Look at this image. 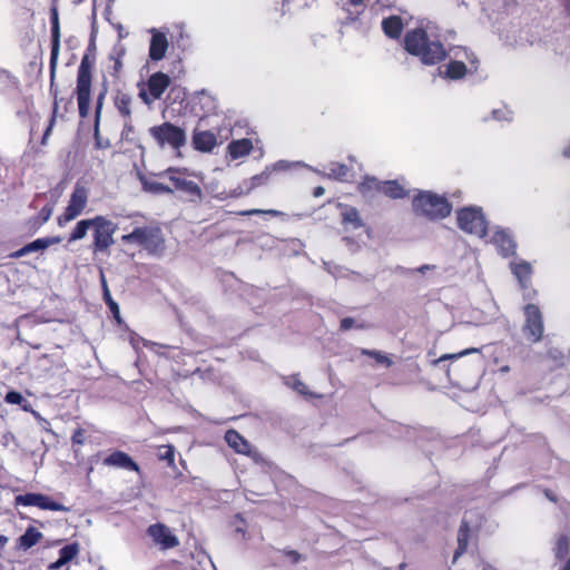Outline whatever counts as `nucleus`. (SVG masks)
I'll return each instance as SVG.
<instances>
[{
  "mask_svg": "<svg viewBox=\"0 0 570 570\" xmlns=\"http://www.w3.org/2000/svg\"><path fill=\"white\" fill-rule=\"evenodd\" d=\"M161 177L168 178L173 184V189L181 193L188 200L197 202L202 199L203 193L198 184L187 179L186 174L176 168H168L159 174Z\"/></svg>",
  "mask_w": 570,
  "mask_h": 570,
  "instance_id": "nucleus-6",
  "label": "nucleus"
},
{
  "mask_svg": "<svg viewBox=\"0 0 570 570\" xmlns=\"http://www.w3.org/2000/svg\"><path fill=\"white\" fill-rule=\"evenodd\" d=\"M475 352H479L478 348H468V350H464L458 354H446V355H443L440 361H443V360H454V358H459L461 356H464L466 354H470V353H475Z\"/></svg>",
  "mask_w": 570,
  "mask_h": 570,
  "instance_id": "nucleus-49",
  "label": "nucleus"
},
{
  "mask_svg": "<svg viewBox=\"0 0 570 570\" xmlns=\"http://www.w3.org/2000/svg\"><path fill=\"white\" fill-rule=\"evenodd\" d=\"M159 458L166 460L169 464L174 463L175 449L173 445H164L160 448Z\"/></svg>",
  "mask_w": 570,
  "mask_h": 570,
  "instance_id": "nucleus-44",
  "label": "nucleus"
},
{
  "mask_svg": "<svg viewBox=\"0 0 570 570\" xmlns=\"http://www.w3.org/2000/svg\"><path fill=\"white\" fill-rule=\"evenodd\" d=\"M364 0H348L352 6H361Z\"/></svg>",
  "mask_w": 570,
  "mask_h": 570,
  "instance_id": "nucleus-62",
  "label": "nucleus"
},
{
  "mask_svg": "<svg viewBox=\"0 0 570 570\" xmlns=\"http://www.w3.org/2000/svg\"><path fill=\"white\" fill-rule=\"evenodd\" d=\"M105 465L139 472L138 464L125 452H112L104 460Z\"/></svg>",
  "mask_w": 570,
  "mask_h": 570,
  "instance_id": "nucleus-19",
  "label": "nucleus"
},
{
  "mask_svg": "<svg viewBox=\"0 0 570 570\" xmlns=\"http://www.w3.org/2000/svg\"><path fill=\"white\" fill-rule=\"evenodd\" d=\"M94 138H95V146H96V148H98V149H107V148L110 147V140L109 139H102L100 137L99 125H97V122H95V125H94Z\"/></svg>",
  "mask_w": 570,
  "mask_h": 570,
  "instance_id": "nucleus-43",
  "label": "nucleus"
},
{
  "mask_svg": "<svg viewBox=\"0 0 570 570\" xmlns=\"http://www.w3.org/2000/svg\"><path fill=\"white\" fill-rule=\"evenodd\" d=\"M413 209L417 215L436 220L449 216L452 206L443 196L431 191H420L413 199Z\"/></svg>",
  "mask_w": 570,
  "mask_h": 570,
  "instance_id": "nucleus-3",
  "label": "nucleus"
},
{
  "mask_svg": "<svg viewBox=\"0 0 570 570\" xmlns=\"http://www.w3.org/2000/svg\"><path fill=\"white\" fill-rule=\"evenodd\" d=\"M4 400L9 404H21L24 397L19 392L10 391L7 393Z\"/></svg>",
  "mask_w": 570,
  "mask_h": 570,
  "instance_id": "nucleus-45",
  "label": "nucleus"
},
{
  "mask_svg": "<svg viewBox=\"0 0 570 570\" xmlns=\"http://www.w3.org/2000/svg\"><path fill=\"white\" fill-rule=\"evenodd\" d=\"M381 185L382 181L377 180L375 177H367L358 185V190L364 196H371L372 191L381 193Z\"/></svg>",
  "mask_w": 570,
  "mask_h": 570,
  "instance_id": "nucleus-37",
  "label": "nucleus"
},
{
  "mask_svg": "<svg viewBox=\"0 0 570 570\" xmlns=\"http://www.w3.org/2000/svg\"><path fill=\"white\" fill-rule=\"evenodd\" d=\"M150 32L153 37L149 46V58L153 61H159L166 55V51L168 49V40L165 33L156 29H151Z\"/></svg>",
  "mask_w": 570,
  "mask_h": 570,
  "instance_id": "nucleus-15",
  "label": "nucleus"
},
{
  "mask_svg": "<svg viewBox=\"0 0 570 570\" xmlns=\"http://www.w3.org/2000/svg\"><path fill=\"white\" fill-rule=\"evenodd\" d=\"M362 354L371 356V357L375 358V361L377 363L384 364L386 366H391L392 365L391 358L389 356H386L385 354H383L382 352H380V351L364 348V350H362Z\"/></svg>",
  "mask_w": 570,
  "mask_h": 570,
  "instance_id": "nucleus-41",
  "label": "nucleus"
},
{
  "mask_svg": "<svg viewBox=\"0 0 570 570\" xmlns=\"http://www.w3.org/2000/svg\"><path fill=\"white\" fill-rule=\"evenodd\" d=\"M88 200V194L85 187H81L79 185H76L69 204L66 208V212L63 215L58 217V225L63 226L68 222L75 219L78 217L82 210L85 209Z\"/></svg>",
  "mask_w": 570,
  "mask_h": 570,
  "instance_id": "nucleus-10",
  "label": "nucleus"
},
{
  "mask_svg": "<svg viewBox=\"0 0 570 570\" xmlns=\"http://www.w3.org/2000/svg\"><path fill=\"white\" fill-rule=\"evenodd\" d=\"M79 116L86 118L89 114L91 87L76 86Z\"/></svg>",
  "mask_w": 570,
  "mask_h": 570,
  "instance_id": "nucleus-27",
  "label": "nucleus"
},
{
  "mask_svg": "<svg viewBox=\"0 0 570 570\" xmlns=\"http://www.w3.org/2000/svg\"><path fill=\"white\" fill-rule=\"evenodd\" d=\"M16 505L38 507L41 510L50 511H70L69 508L53 501L50 497L42 493L19 494L14 499Z\"/></svg>",
  "mask_w": 570,
  "mask_h": 570,
  "instance_id": "nucleus-9",
  "label": "nucleus"
},
{
  "mask_svg": "<svg viewBox=\"0 0 570 570\" xmlns=\"http://www.w3.org/2000/svg\"><path fill=\"white\" fill-rule=\"evenodd\" d=\"M101 284H102V289H104V299H105L106 304L108 305V307L110 308L114 317L119 321V306L112 299L104 275H101Z\"/></svg>",
  "mask_w": 570,
  "mask_h": 570,
  "instance_id": "nucleus-38",
  "label": "nucleus"
},
{
  "mask_svg": "<svg viewBox=\"0 0 570 570\" xmlns=\"http://www.w3.org/2000/svg\"><path fill=\"white\" fill-rule=\"evenodd\" d=\"M140 181L142 184V188L145 191L151 194H171L174 189L163 183L157 180L148 179L146 177H140Z\"/></svg>",
  "mask_w": 570,
  "mask_h": 570,
  "instance_id": "nucleus-31",
  "label": "nucleus"
},
{
  "mask_svg": "<svg viewBox=\"0 0 570 570\" xmlns=\"http://www.w3.org/2000/svg\"><path fill=\"white\" fill-rule=\"evenodd\" d=\"M169 85V76L160 71L153 73L147 82L148 91L153 99H159Z\"/></svg>",
  "mask_w": 570,
  "mask_h": 570,
  "instance_id": "nucleus-17",
  "label": "nucleus"
},
{
  "mask_svg": "<svg viewBox=\"0 0 570 570\" xmlns=\"http://www.w3.org/2000/svg\"><path fill=\"white\" fill-rule=\"evenodd\" d=\"M106 95H107V87L104 86V89L98 95L97 101H96L95 122H97V125H99V122H100L101 110H102L104 100H105Z\"/></svg>",
  "mask_w": 570,
  "mask_h": 570,
  "instance_id": "nucleus-42",
  "label": "nucleus"
},
{
  "mask_svg": "<svg viewBox=\"0 0 570 570\" xmlns=\"http://www.w3.org/2000/svg\"><path fill=\"white\" fill-rule=\"evenodd\" d=\"M381 193L393 199L406 196L405 189L395 180L382 181Z\"/></svg>",
  "mask_w": 570,
  "mask_h": 570,
  "instance_id": "nucleus-32",
  "label": "nucleus"
},
{
  "mask_svg": "<svg viewBox=\"0 0 570 570\" xmlns=\"http://www.w3.org/2000/svg\"><path fill=\"white\" fill-rule=\"evenodd\" d=\"M253 144L250 139L244 138L239 140H233L228 145L229 155L233 159H238L250 153Z\"/></svg>",
  "mask_w": 570,
  "mask_h": 570,
  "instance_id": "nucleus-28",
  "label": "nucleus"
},
{
  "mask_svg": "<svg viewBox=\"0 0 570 570\" xmlns=\"http://www.w3.org/2000/svg\"><path fill=\"white\" fill-rule=\"evenodd\" d=\"M61 240L62 239L60 236L38 238V239L24 245L20 249L11 253L10 257L11 258H20L22 256L29 255L35 252L45 250L48 247H50L51 245L59 244Z\"/></svg>",
  "mask_w": 570,
  "mask_h": 570,
  "instance_id": "nucleus-13",
  "label": "nucleus"
},
{
  "mask_svg": "<svg viewBox=\"0 0 570 570\" xmlns=\"http://www.w3.org/2000/svg\"><path fill=\"white\" fill-rule=\"evenodd\" d=\"M342 212L343 224H350L353 228L357 229L363 226V220L360 216L358 210L355 207L344 206Z\"/></svg>",
  "mask_w": 570,
  "mask_h": 570,
  "instance_id": "nucleus-33",
  "label": "nucleus"
},
{
  "mask_svg": "<svg viewBox=\"0 0 570 570\" xmlns=\"http://www.w3.org/2000/svg\"><path fill=\"white\" fill-rule=\"evenodd\" d=\"M458 226L463 232L480 238L487 234V220L479 207H465L458 212Z\"/></svg>",
  "mask_w": 570,
  "mask_h": 570,
  "instance_id": "nucleus-4",
  "label": "nucleus"
},
{
  "mask_svg": "<svg viewBox=\"0 0 570 570\" xmlns=\"http://www.w3.org/2000/svg\"><path fill=\"white\" fill-rule=\"evenodd\" d=\"M295 165H301V163H295ZM294 164H291L286 160H278L272 166H268L271 168V171H277V170H287L289 169Z\"/></svg>",
  "mask_w": 570,
  "mask_h": 570,
  "instance_id": "nucleus-48",
  "label": "nucleus"
},
{
  "mask_svg": "<svg viewBox=\"0 0 570 570\" xmlns=\"http://www.w3.org/2000/svg\"><path fill=\"white\" fill-rule=\"evenodd\" d=\"M8 541H9L8 537L0 534V552L3 550V548L6 547Z\"/></svg>",
  "mask_w": 570,
  "mask_h": 570,
  "instance_id": "nucleus-59",
  "label": "nucleus"
},
{
  "mask_svg": "<svg viewBox=\"0 0 570 570\" xmlns=\"http://www.w3.org/2000/svg\"><path fill=\"white\" fill-rule=\"evenodd\" d=\"M284 554L288 557L292 563H298L301 560H303V557L301 553H298L295 550H284Z\"/></svg>",
  "mask_w": 570,
  "mask_h": 570,
  "instance_id": "nucleus-54",
  "label": "nucleus"
},
{
  "mask_svg": "<svg viewBox=\"0 0 570 570\" xmlns=\"http://www.w3.org/2000/svg\"><path fill=\"white\" fill-rule=\"evenodd\" d=\"M284 383L301 395H311L307 386L299 380L297 375L285 377Z\"/></svg>",
  "mask_w": 570,
  "mask_h": 570,
  "instance_id": "nucleus-39",
  "label": "nucleus"
},
{
  "mask_svg": "<svg viewBox=\"0 0 570 570\" xmlns=\"http://www.w3.org/2000/svg\"><path fill=\"white\" fill-rule=\"evenodd\" d=\"M131 96L126 92H118L115 97V107L117 108L119 114L124 116L126 119L131 118Z\"/></svg>",
  "mask_w": 570,
  "mask_h": 570,
  "instance_id": "nucleus-30",
  "label": "nucleus"
},
{
  "mask_svg": "<svg viewBox=\"0 0 570 570\" xmlns=\"http://www.w3.org/2000/svg\"><path fill=\"white\" fill-rule=\"evenodd\" d=\"M404 23L399 16H390L382 20V30L391 39H397L402 35Z\"/></svg>",
  "mask_w": 570,
  "mask_h": 570,
  "instance_id": "nucleus-20",
  "label": "nucleus"
},
{
  "mask_svg": "<svg viewBox=\"0 0 570 570\" xmlns=\"http://www.w3.org/2000/svg\"><path fill=\"white\" fill-rule=\"evenodd\" d=\"M404 48L424 65H436L448 56L436 33V27L432 23L407 31L404 37Z\"/></svg>",
  "mask_w": 570,
  "mask_h": 570,
  "instance_id": "nucleus-1",
  "label": "nucleus"
},
{
  "mask_svg": "<svg viewBox=\"0 0 570 570\" xmlns=\"http://www.w3.org/2000/svg\"><path fill=\"white\" fill-rule=\"evenodd\" d=\"M554 552H556V557L558 559H562V558H564L568 554V552H569V541H568V538L566 535H561L557 540Z\"/></svg>",
  "mask_w": 570,
  "mask_h": 570,
  "instance_id": "nucleus-40",
  "label": "nucleus"
},
{
  "mask_svg": "<svg viewBox=\"0 0 570 570\" xmlns=\"http://www.w3.org/2000/svg\"><path fill=\"white\" fill-rule=\"evenodd\" d=\"M563 156L570 158V146L568 148H564Z\"/></svg>",
  "mask_w": 570,
  "mask_h": 570,
  "instance_id": "nucleus-64",
  "label": "nucleus"
},
{
  "mask_svg": "<svg viewBox=\"0 0 570 570\" xmlns=\"http://www.w3.org/2000/svg\"><path fill=\"white\" fill-rule=\"evenodd\" d=\"M355 325V321L352 317H344L341 320V330L342 331H348Z\"/></svg>",
  "mask_w": 570,
  "mask_h": 570,
  "instance_id": "nucleus-57",
  "label": "nucleus"
},
{
  "mask_svg": "<svg viewBox=\"0 0 570 570\" xmlns=\"http://www.w3.org/2000/svg\"><path fill=\"white\" fill-rule=\"evenodd\" d=\"M147 533L149 537H151L154 542L160 546V548L164 550L175 548L179 544L178 538L164 523H155L149 525Z\"/></svg>",
  "mask_w": 570,
  "mask_h": 570,
  "instance_id": "nucleus-11",
  "label": "nucleus"
},
{
  "mask_svg": "<svg viewBox=\"0 0 570 570\" xmlns=\"http://www.w3.org/2000/svg\"><path fill=\"white\" fill-rule=\"evenodd\" d=\"M149 132L161 148L167 145L173 149H179L186 144L185 131L170 122H164L159 126H154L149 129Z\"/></svg>",
  "mask_w": 570,
  "mask_h": 570,
  "instance_id": "nucleus-5",
  "label": "nucleus"
},
{
  "mask_svg": "<svg viewBox=\"0 0 570 570\" xmlns=\"http://www.w3.org/2000/svg\"><path fill=\"white\" fill-rule=\"evenodd\" d=\"M261 214H266V215H272V216H279L282 213L276 210V209H249V210H246V212H243L242 215H261Z\"/></svg>",
  "mask_w": 570,
  "mask_h": 570,
  "instance_id": "nucleus-46",
  "label": "nucleus"
},
{
  "mask_svg": "<svg viewBox=\"0 0 570 570\" xmlns=\"http://www.w3.org/2000/svg\"><path fill=\"white\" fill-rule=\"evenodd\" d=\"M79 544L77 542L65 546L59 550V558L56 562L49 566L51 570H58L68 562H70L73 558L79 553Z\"/></svg>",
  "mask_w": 570,
  "mask_h": 570,
  "instance_id": "nucleus-21",
  "label": "nucleus"
},
{
  "mask_svg": "<svg viewBox=\"0 0 570 570\" xmlns=\"http://www.w3.org/2000/svg\"><path fill=\"white\" fill-rule=\"evenodd\" d=\"M56 112H57V104H55L53 116L51 117L50 122H49V125H48V127H47V129H46V131L43 134V137H42V140H41L42 145L46 144V141H47V139H48V137H49V135H50V132L52 130V127H53L55 120H56Z\"/></svg>",
  "mask_w": 570,
  "mask_h": 570,
  "instance_id": "nucleus-50",
  "label": "nucleus"
},
{
  "mask_svg": "<svg viewBox=\"0 0 570 570\" xmlns=\"http://www.w3.org/2000/svg\"><path fill=\"white\" fill-rule=\"evenodd\" d=\"M348 171H350V169L346 165L340 164V163H331L327 166V171L325 175L328 178L344 181L348 175Z\"/></svg>",
  "mask_w": 570,
  "mask_h": 570,
  "instance_id": "nucleus-34",
  "label": "nucleus"
},
{
  "mask_svg": "<svg viewBox=\"0 0 570 570\" xmlns=\"http://www.w3.org/2000/svg\"><path fill=\"white\" fill-rule=\"evenodd\" d=\"M71 441L73 444L81 445L85 443V432L81 429L75 430L71 436Z\"/></svg>",
  "mask_w": 570,
  "mask_h": 570,
  "instance_id": "nucleus-51",
  "label": "nucleus"
},
{
  "mask_svg": "<svg viewBox=\"0 0 570 570\" xmlns=\"http://www.w3.org/2000/svg\"><path fill=\"white\" fill-rule=\"evenodd\" d=\"M139 98L148 106H150L156 99H153L150 92L145 87H141L139 90Z\"/></svg>",
  "mask_w": 570,
  "mask_h": 570,
  "instance_id": "nucleus-52",
  "label": "nucleus"
},
{
  "mask_svg": "<svg viewBox=\"0 0 570 570\" xmlns=\"http://www.w3.org/2000/svg\"><path fill=\"white\" fill-rule=\"evenodd\" d=\"M110 59L115 60L114 67H112V75L116 76L122 68L121 58L120 57L114 58L112 56H110Z\"/></svg>",
  "mask_w": 570,
  "mask_h": 570,
  "instance_id": "nucleus-58",
  "label": "nucleus"
},
{
  "mask_svg": "<svg viewBox=\"0 0 570 570\" xmlns=\"http://www.w3.org/2000/svg\"><path fill=\"white\" fill-rule=\"evenodd\" d=\"M60 51V26L58 12L56 9L51 11V52H50V82L53 85L58 57Z\"/></svg>",
  "mask_w": 570,
  "mask_h": 570,
  "instance_id": "nucleus-12",
  "label": "nucleus"
},
{
  "mask_svg": "<svg viewBox=\"0 0 570 570\" xmlns=\"http://www.w3.org/2000/svg\"><path fill=\"white\" fill-rule=\"evenodd\" d=\"M227 444L234 449L237 453L245 454L248 456H255L256 451H252L250 444L245 440L237 431L228 430L225 434Z\"/></svg>",
  "mask_w": 570,
  "mask_h": 570,
  "instance_id": "nucleus-18",
  "label": "nucleus"
},
{
  "mask_svg": "<svg viewBox=\"0 0 570 570\" xmlns=\"http://www.w3.org/2000/svg\"><path fill=\"white\" fill-rule=\"evenodd\" d=\"M524 324L522 326V334L530 343H538L542 340L544 325L543 317L540 308L534 304L524 306Z\"/></svg>",
  "mask_w": 570,
  "mask_h": 570,
  "instance_id": "nucleus-7",
  "label": "nucleus"
},
{
  "mask_svg": "<svg viewBox=\"0 0 570 570\" xmlns=\"http://www.w3.org/2000/svg\"><path fill=\"white\" fill-rule=\"evenodd\" d=\"M42 533L33 527L27 528L26 532L18 539L17 548L28 550L36 546L41 539Z\"/></svg>",
  "mask_w": 570,
  "mask_h": 570,
  "instance_id": "nucleus-23",
  "label": "nucleus"
},
{
  "mask_svg": "<svg viewBox=\"0 0 570 570\" xmlns=\"http://www.w3.org/2000/svg\"><path fill=\"white\" fill-rule=\"evenodd\" d=\"M92 218L78 222L75 229L70 234L68 242L73 243L76 240L82 239L87 235L88 230L92 227Z\"/></svg>",
  "mask_w": 570,
  "mask_h": 570,
  "instance_id": "nucleus-36",
  "label": "nucleus"
},
{
  "mask_svg": "<svg viewBox=\"0 0 570 570\" xmlns=\"http://www.w3.org/2000/svg\"><path fill=\"white\" fill-rule=\"evenodd\" d=\"M96 56L86 52L80 61L77 73V86L91 87L92 68L95 66Z\"/></svg>",
  "mask_w": 570,
  "mask_h": 570,
  "instance_id": "nucleus-16",
  "label": "nucleus"
},
{
  "mask_svg": "<svg viewBox=\"0 0 570 570\" xmlns=\"http://www.w3.org/2000/svg\"><path fill=\"white\" fill-rule=\"evenodd\" d=\"M86 52H89L90 55H95L96 56V46H95V42L91 41L87 48V51Z\"/></svg>",
  "mask_w": 570,
  "mask_h": 570,
  "instance_id": "nucleus-61",
  "label": "nucleus"
},
{
  "mask_svg": "<svg viewBox=\"0 0 570 570\" xmlns=\"http://www.w3.org/2000/svg\"><path fill=\"white\" fill-rule=\"evenodd\" d=\"M436 266L435 265H429V264H425V265H422L420 267H417L416 269H404V268H401L402 272L404 273H414V272H417L420 274H425L428 271H433L435 269Z\"/></svg>",
  "mask_w": 570,
  "mask_h": 570,
  "instance_id": "nucleus-55",
  "label": "nucleus"
},
{
  "mask_svg": "<svg viewBox=\"0 0 570 570\" xmlns=\"http://www.w3.org/2000/svg\"><path fill=\"white\" fill-rule=\"evenodd\" d=\"M470 527L465 515L458 532V549L454 552L453 562L466 551L469 544Z\"/></svg>",
  "mask_w": 570,
  "mask_h": 570,
  "instance_id": "nucleus-25",
  "label": "nucleus"
},
{
  "mask_svg": "<svg viewBox=\"0 0 570 570\" xmlns=\"http://www.w3.org/2000/svg\"><path fill=\"white\" fill-rule=\"evenodd\" d=\"M561 570H570V558L567 560L566 564L562 567Z\"/></svg>",
  "mask_w": 570,
  "mask_h": 570,
  "instance_id": "nucleus-63",
  "label": "nucleus"
},
{
  "mask_svg": "<svg viewBox=\"0 0 570 570\" xmlns=\"http://www.w3.org/2000/svg\"><path fill=\"white\" fill-rule=\"evenodd\" d=\"M492 243L504 257L515 254L517 244L507 229L497 228L492 237Z\"/></svg>",
  "mask_w": 570,
  "mask_h": 570,
  "instance_id": "nucleus-14",
  "label": "nucleus"
},
{
  "mask_svg": "<svg viewBox=\"0 0 570 570\" xmlns=\"http://www.w3.org/2000/svg\"><path fill=\"white\" fill-rule=\"evenodd\" d=\"M271 174H272L271 168L266 167L265 170H263L261 174L255 175V176L250 177L249 179L245 180L243 183V185L240 186V188H242L240 194H248L256 187L267 184V181L269 180Z\"/></svg>",
  "mask_w": 570,
  "mask_h": 570,
  "instance_id": "nucleus-26",
  "label": "nucleus"
},
{
  "mask_svg": "<svg viewBox=\"0 0 570 570\" xmlns=\"http://www.w3.org/2000/svg\"><path fill=\"white\" fill-rule=\"evenodd\" d=\"M52 206H45L41 210H40V218H41V224L46 223L49 220V218L51 217L52 215Z\"/></svg>",
  "mask_w": 570,
  "mask_h": 570,
  "instance_id": "nucleus-56",
  "label": "nucleus"
},
{
  "mask_svg": "<svg viewBox=\"0 0 570 570\" xmlns=\"http://www.w3.org/2000/svg\"><path fill=\"white\" fill-rule=\"evenodd\" d=\"M469 71L466 65L462 60H450V62L445 66L444 71H441V75L445 78L458 80L463 78Z\"/></svg>",
  "mask_w": 570,
  "mask_h": 570,
  "instance_id": "nucleus-24",
  "label": "nucleus"
},
{
  "mask_svg": "<svg viewBox=\"0 0 570 570\" xmlns=\"http://www.w3.org/2000/svg\"><path fill=\"white\" fill-rule=\"evenodd\" d=\"M511 111L508 109H495L492 111V116L497 120H511Z\"/></svg>",
  "mask_w": 570,
  "mask_h": 570,
  "instance_id": "nucleus-47",
  "label": "nucleus"
},
{
  "mask_svg": "<svg viewBox=\"0 0 570 570\" xmlns=\"http://www.w3.org/2000/svg\"><path fill=\"white\" fill-rule=\"evenodd\" d=\"M449 56L452 60H464L466 59L470 63V70L475 71L478 69V60L472 52H469L466 48L453 47L449 50Z\"/></svg>",
  "mask_w": 570,
  "mask_h": 570,
  "instance_id": "nucleus-29",
  "label": "nucleus"
},
{
  "mask_svg": "<svg viewBox=\"0 0 570 570\" xmlns=\"http://www.w3.org/2000/svg\"><path fill=\"white\" fill-rule=\"evenodd\" d=\"M134 127L131 125V118L125 120L124 129L121 132V137L125 140H130V134L132 132Z\"/></svg>",
  "mask_w": 570,
  "mask_h": 570,
  "instance_id": "nucleus-53",
  "label": "nucleus"
},
{
  "mask_svg": "<svg viewBox=\"0 0 570 570\" xmlns=\"http://www.w3.org/2000/svg\"><path fill=\"white\" fill-rule=\"evenodd\" d=\"M94 228V250L102 252L114 244V234L117 225L104 216L92 218Z\"/></svg>",
  "mask_w": 570,
  "mask_h": 570,
  "instance_id": "nucleus-8",
  "label": "nucleus"
},
{
  "mask_svg": "<svg viewBox=\"0 0 570 570\" xmlns=\"http://www.w3.org/2000/svg\"><path fill=\"white\" fill-rule=\"evenodd\" d=\"M125 244H135L142 247L149 255L161 256L165 252L163 230L157 225L136 227L131 233L121 237Z\"/></svg>",
  "mask_w": 570,
  "mask_h": 570,
  "instance_id": "nucleus-2",
  "label": "nucleus"
},
{
  "mask_svg": "<svg viewBox=\"0 0 570 570\" xmlns=\"http://www.w3.org/2000/svg\"><path fill=\"white\" fill-rule=\"evenodd\" d=\"M324 193H325V189H324V187H322V186H318V187H316V188L314 189V196H315V197H320V196H322Z\"/></svg>",
  "mask_w": 570,
  "mask_h": 570,
  "instance_id": "nucleus-60",
  "label": "nucleus"
},
{
  "mask_svg": "<svg viewBox=\"0 0 570 570\" xmlns=\"http://www.w3.org/2000/svg\"><path fill=\"white\" fill-rule=\"evenodd\" d=\"M511 269L512 273L515 275V277L519 279L522 286H524L525 282L531 276V265L528 262H521V263H511Z\"/></svg>",
  "mask_w": 570,
  "mask_h": 570,
  "instance_id": "nucleus-35",
  "label": "nucleus"
},
{
  "mask_svg": "<svg viewBox=\"0 0 570 570\" xmlns=\"http://www.w3.org/2000/svg\"><path fill=\"white\" fill-rule=\"evenodd\" d=\"M193 142L196 149L200 151H212L216 146V136L208 130L197 131L194 134Z\"/></svg>",
  "mask_w": 570,
  "mask_h": 570,
  "instance_id": "nucleus-22",
  "label": "nucleus"
}]
</instances>
